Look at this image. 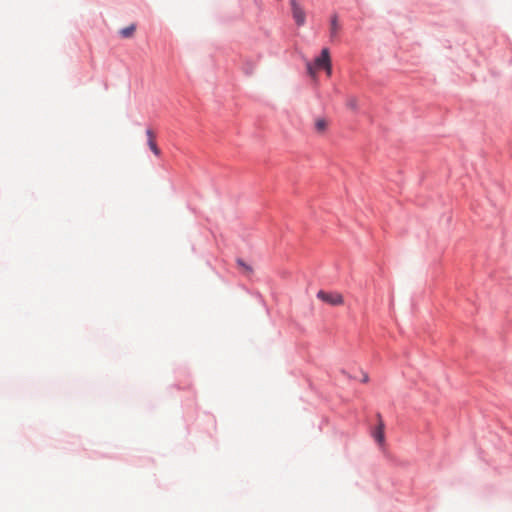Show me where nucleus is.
<instances>
[{"mask_svg":"<svg viewBox=\"0 0 512 512\" xmlns=\"http://www.w3.org/2000/svg\"><path fill=\"white\" fill-rule=\"evenodd\" d=\"M292 18L296 25L301 27L306 23V12L298 0H290Z\"/></svg>","mask_w":512,"mask_h":512,"instance_id":"f03ea898","label":"nucleus"},{"mask_svg":"<svg viewBox=\"0 0 512 512\" xmlns=\"http://www.w3.org/2000/svg\"><path fill=\"white\" fill-rule=\"evenodd\" d=\"M363 381L364 382H367L368 381V376L366 375L365 377H363Z\"/></svg>","mask_w":512,"mask_h":512,"instance_id":"ddd939ff","label":"nucleus"},{"mask_svg":"<svg viewBox=\"0 0 512 512\" xmlns=\"http://www.w3.org/2000/svg\"><path fill=\"white\" fill-rule=\"evenodd\" d=\"M135 30H136V25L135 24H131L128 27H125V28L121 29L119 31V34L123 38H132L134 36Z\"/></svg>","mask_w":512,"mask_h":512,"instance_id":"423d86ee","label":"nucleus"},{"mask_svg":"<svg viewBox=\"0 0 512 512\" xmlns=\"http://www.w3.org/2000/svg\"><path fill=\"white\" fill-rule=\"evenodd\" d=\"M256 63L251 60H246L243 63V71L246 75H252L256 70Z\"/></svg>","mask_w":512,"mask_h":512,"instance_id":"6e6552de","label":"nucleus"},{"mask_svg":"<svg viewBox=\"0 0 512 512\" xmlns=\"http://www.w3.org/2000/svg\"><path fill=\"white\" fill-rule=\"evenodd\" d=\"M347 106L350 109L355 110L357 108V99L354 97L349 98L347 101Z\"/></svg>","mask_w":512,"mask_h":512,"instance_id":"9b49d317","label":"nucleus"},{"mask_svg":"<svg viewBox=\"0 0 512 512\" xmlns=\"http://www.w3.org/2000/svg\"><path fill=\"white\" fill-rule=\"evenodd\" d=\"M378 418H379V423L373 432V437L378 444L383 445L384 441H385V434H384L385 425H384V422L382 421L380 415L378 416Z\"/></svg>","mask_w":512,"mask_h":512,"instance_id":"20e7f679","label":"nucleus"},{"mask_svg":"<svg viewBox=\"0 0 512 512\" xmlns=\"http://www.w3.org/2000/svg\"><path fill=\"white\" fill-rule=\"evenodd\" d=\"M317 297L320 300H322L332 306H339L344 303L343 296L337 292H326V291L320 290L317 293Z\"/></svg>","mask_w":512,"mask_h":512,"instance_id":"7ed1b4c3","label":"nucleus"},{"mask_svg":"<svg viewBox=\"0 0 512 512\" xmlns=\"http://www.w3.org/2000/svg\"><path fill=\"white\" fill-rule=\"evenodd\" d=\"M314 126L318 133H324L328 127V121L324 118H318L316 119Z\"/></svg>","mask_w":512,"mask_h":512,"instance_id":"0eeeda50","label":"nucleus"},{"mask_svg":"<svg viewBox=\"0 0 512 512\" xmlns=\"http://www.w3.org/2000/svg\"><path fill=\"white\" fill-rule=\"evenodd\" d=\"M340 24H339V21H338V16L337 14H334L331 16V21H330V37L333 39L335 38L339 31H340Z\"/></svg>","mask_w":512,"mask_h":512,"instance_id":"39448f33","label":"nucleus"},{"mask_svg":"<svg viewBox=\"0 0 512 512\" xmlns=\"http://www.w3.org/2000/svg\"><path fill=\"white\" fill-rule=\"evenodd\" d=\"M148 146L150 147L151 151L156 155L159 156L161 154L160 149L158 148L155 140L154 141H148Z\"/></svg>","mask_w":512,"mask_h":512,"instance_id":"9d476101","label":"nucleus"},{"mask_svg":"<svg viewBox=\"0 0 512 512\" xmlns=\"http://www.w3.org/2000/svg\"><path fill=\"white\" fill-rule=\"evenodd\" d=\"M320 69H325L328 76L332 73L330 54L327 48L322 49L321 55L315 59L313 64L307 63L308 74L312 77H315Z\"/></svg>","mask_w":512,"mask_h":512,"instance_id":"f257e3e1","label":"nucleus"},{"mask_svg":"<svg viewBox=\"0 0 512 512\" xmlns=\"http://www.w3.org/2000/svg\"><path fill=\"white\" fill-rule=\"evenodd\" d=\"M237 265L243 269V271L247 274L252 272V268L246 264L242 259L237 260Z\"/></svg>","mask_w":512,"mask_h":512,"instance_id":"1a4fd4ad","label":"nucleus"},{"mask_svg":"<svg viewBox=\"0 0 512 512\" xmlns=\"http://www.w3.org/2000/svg\"><path fill=\"white\" fill-rule=\"evenodd\" d=\"M146 135H147L148 141L155 140V137H156L155 133L151 129L146 130Z\"/></svg>","mask_w":512,"mask_h":512,"instance_id":"f8f14e48","label":"nucleus"}]
</instances>
